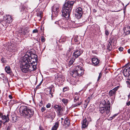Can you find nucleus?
<instances>
[{
  "instance_id": "6e6552de",
  "label": "nucleus",
  "mask_w": 130,
  "mask_h": 130,
  "mask_svg": "<svg viewBox=\"0 0 130 130\" xmlns=\"http://www.w3.org/2000/svg\"><path fill=\"white\" fill-rule=\"evenodd\" d=\"M74 3L75 2L73 1H66L63 5V7L69 9L70 7L71 9H72L73 5Z\"/></svg>"
},
{
  "instance_id": "37998d69",
  "label": "nucleus",
  "mask_w": 130,
  "mask_h": 130,
  "mask_svg": "<svg viewBox=\"0 0 130 130\" xmlns=\"http://www.w3.org/2000/svg\"><path fill=\"white\" fill-rule=\"evenodd\" d=\"M51 106V104L50 103H48L46 105V107L47 108H49Z\"/></svg>"
},
{
  "instance_id": "c03bdc74",
  "label": "nucleus",
  "mask_w": 130,
  "mask_h": 130,
  "mask_svg": "<svg viewBox=\"0 0 130 130\" xmlns=\"http://www.w3.org/2000/svg\"><path fill=\"white\" fill-rule=\"evenodd\" d=\"M105 34L107 36L109 35V32L108 30H106L105 31Z\"/></svg>"
},
{
  "instance_id": "39448f33",
  "label": "nucleus",
  "mask_w": 130,
  "mask_h": 130,
  "mask_svg": "<svg viewBox=\"0 0 130 130\" xmlns=\"http://www.w3.org/2000/svg\"><path fill=\"white\" fill-rule=\"evenodd\" d=\"M82 9L80 7H79L76 9L75 13V17L78 19L81 18L83 13Z\"/></svg>"
},
{
  "instance_id": "aec40b11",
  "label": "nucleus",
  "mask_w": 130,
  "mask_h": 130,
  "mask_svg": "<svg viewBox=\"0 0 130 130\" xmlns=\"http://www.w3.org/2000/svg\"><path fill=\"white\" fill-rule=\"evenodd\" d=\"M70 73L73 77H75L77 76H78V75L76 70H72L70 71Z\"/></svg>"
},
{
  "instance_id": "774afa93",
  "label": "nucleus",
  "mask_w": 130,
  "mask_h": 130,
  "mask_svg": "<svg viewBox=\"0 0 130 130\" xmlns=\"http://www.w3.org/2000/svg\"><path fill=\"white\" fill-rule=\"evenodd\" d=\"M53 62L54 63L56 61V60H53Z\"/></svg>"
},
{
  "instance_id": "a211bd4d",
  "label": "nucleus",
  "mask_w": 130,
  "mask_h": 130,
  "mask_svg": "<svg viewBox=\"0 0 130 130\" xmlns=\"http://www.w3.org/2000/svg\"><path fill=\"white\" fill-rule=\"evenodd\" d=\"M47 116L48 117L51 118L52 119H54L55 116V113L54 112L49 111L47 113Z\"/></svg>"
},
{
  "instance_id": "8fccbe9b",
  "label": "nucleus",
  "mask_w": 130,
  "mask_h": 130,
  "mask_svg": "<svg viewBox=\"0 0 130 130\" xmlns=\"http://www.w3.org/2000/svg\"><path fill=\"white\" fill-rule=\"evenodd\" d=\"M123 48L122 47H119V51H122L123 50Z\"/></svg>"
},
{
  "instance_id": "cd10ccee",
  "label": "nucleus",
  "mask_w": 130,
  "mask_h": 130,
  "mask_svg": "<svg viewBox=\"0 0 130 130\" xmlns=\"http://www.w3.org/2000/svg\"><path fill=\"white\" fill-rule=\"evenodd\" d=\"M55 23L57 24L60 26H61V25L63 24V21L62 20H60L58 21L55 22Z\"/></svg>"
},
{
  "instance_id": "1a4fd4ad",
  "label": "nucleus",
  "mask_w": 130,
  "mask_h": 130,
  "mask_svg": "<svg viewBox=\"0 0 130 130\" xmlns=\"http://www.w3.org/2000/svg\"><path fill=\"white\" fill-rule=\"evenodd\" d=\"M119 87V86H117V87H115L113 89L110 90L109 92V96L110 97L115 96L116 91L118 89Z\"/></svg>"
},
{
  "instance_id": "2f4dec72",
  "label": "nucleus",
  "mask_w": 130,
  "mask_h": 130,
  "mask_svg": "<svg viewBox=\"0 0 130 130\" xmlns=\"http://www.w3.org/2000/svg\"><path fill=\"white\" fill-rule=\"evenodd\" d=\"M79 96L78 95H76V96H75L74 102H76L79 100Z\"/></svg>"
},
{
  "instance_id": "c756f323",
  "label": "nucleus",
  "mask_w": 130,
  "mask_h": 130,
  "mask_svg": "<svg viewBox=\"0 0 130 130\" xmlns=\"http://www.w3.org/2000/svg\"><path fill=\"white\" fill-rule=\"evenodd\" d=\"M82 103V102L81 101L80 103L75 104L72 105L73 107H75L80 105Z\"/></svg>"
},
{
  "instance_id": "13d9d810",
  "label": "nucleus",
  "mask_w": 130,
  "mask_h": 130,
  "mask_svg": "<svg viewBox=\"0 0 130 130\" xmlns=\"http://www.w3.org/2000/svg\"><path fill=\"white\" fill-rule=\"evenodd\" d=\"M40 84H39L38 85H37V86L36 87V88L37 89H38V88H39V87L40 86Z\"/></svg>"
},
{
  "instance_id": "864d4df0",
  "label": "nucleus",
  "mask_w": 130,
  "mask_h": 130,
  "mask_svg": "<svg viewBox=\"0 0 130 130\" xmlns=\"http://www.w3.org/2000/svg\"><path fill=\"white\" fill-rule=\"evenodd\" d=\"M126 104L128 106H129L130 105V101L127 102L126 103Z\"/></svg>"
},
{
  "instance_id": "f704fd0d",
  "label": "nucleus",
  "mask_w": 130,
  "mask_h": 130,
  "mask_svg": "<svg viewBox=\"0 0 130 130\" xmlns=\"http://www.w3.org/2000/svg\"><path fill=\"white\" fill-rule=\"evenodd\" d=\"M37 15L38 17L41 18L42 17V13L40 12L38 13H37Z\"/></svg>"
},
{
  "instance_id": "a878e982",
  "label": "nucleus",
  "mask_w": 130,
  "mask_h": 130,
  "mask_svg": "<svg viewBox=\"0 0 130 130\" xmlns=\"http://www.w3.org/2000/svg\"><path fill=\"white\" fill-rule=\"evenodd\" d=\"M61 101L65 105H67L69 101L66 98L63 99Z\"/></svg>"
},
{
  "instance_id": "ea45409f",
  "label": "nucleus",
  "mask_w": 130,
  "mask_h": 130,
  "mask_svg": "<svg viewBox=\"0 0 130 130\" xmlns=\"http://www.w3.org/2000/svg\"><path fill=\"white\" fill-rule=\"evenodd\" d=\"M4 77V74L2 73L0 74V78L2 79Z\"/></svg>"
},
{
  "instance_id": "c85d7f7f",
  "label": "nucleus",
  "mask_w": 130,
  "mask_h": 130,
  "mask_svg": "<svg viewBox=\"0 0 130 130\" xmlns=\"http://www.w3.org/2000/svg\"><path fill=\"white\" fill-rule=\"evenodd\" d=\"M12 119L11 120V121L13 122H15L17 121V117L15 116L12 117Z\"/></svg>"
},
{
  "instance_id": "7c9ffc66",
  "label": "nucleus",
  "mask_w": 130,
  "mask_h": 130,
  "mask_svg": "<svg viewBox=\"0 0 130 130\" xmlns=\"http://www.w3.org/2000/svg\"><path fill=\"white\" fill-rule=\"evenodd\" d=\"M74 59H73H73H72L70 60L69 63V67L70 66L73 64L74 61Z\"/></svg>"
},
{
  "instance_id": "412c9836",
  "label": "nucleus",
  "mask_w": 130,
  "mask_h": 130,
  "mask_svg": "<svg viewBox=\"0 0 130 130\" xmlns=\"http://www.w3.org/2000/svg\"><path fill=\"white\" fill-rule=\"evenodd\" d=\"M124 32L126 33V34H129L130 33V26H128L125 27L124 30Z\"/></svg>"
},
{
  "instance_id": "49530a36",
  "label": "nucleus",
  "mask_w": 130,
  "mask_h": 130,
  "mask_svg": "<svg viewBox=\"0 0 130 130\" xmlns=\"http://www.w3.org/2000/svg\"><path fill=\"white\" fill-rule=\"evenodd\" d=\"M45 110V107H42L41 109V110L42 112H43Z\"/></svg>"
},
{
  "instance_id": "ddd939ff",
  "label": "nucleus",
  "mask_w": 130,
  "mask_h": 130,
  "mask_svg": "<svg viewBox=\"0 0 130 130\" xmlns=\"http://www.w3.org/2000/svg\"><path fill=\"white\" fill-rule=\"evenodd\" d=\"M82 129H84L86 128L88 126V123L87 122L86 118H85L82 122Z\"/></svg>"
},
{
  "instance_id": "7ed1b4c3",
  "label": "nucleus",
  "mask_w": 130,
  "mask_h": 130,
  "mask_svg": "<svg viewBox=\"0 0 130 130\" xmlns=\"http://www.w3.org/2000/svg\"><path fill=\"white\" fill-rule=\"evenodd\" d=\"M71 10L72 9H71L70 7L69 9L63 6L62 12V14L63 15L66 19L67 20L69 19Z\"/></svg>"
},
{
  "instance_id": "f3484780",
  "label": "nucleus",
  "mask_w": 130,
  "mask_h": 130,
  "mask_svg": "<svg viewBox=\"0 0 130 130\" xmlns=\"http://www.w3.org/2000/svg\"><path fill=\"white\" fill-rule=\"evenodd\" d=\"M70 124V122L69 120L67 118H66L63 124L64 127L66 128L68 127L69 125Z\"/></svg>"
},
{
  "instance_id": "bf43d9fd",
  "label": "nucleus",
  "mask_w": 130,
  "mask_h": 130,
  "mask_svg": "<svg viewBox=\"0 0 130 130\" xmlns=\"http://www.w3.org/2000/svg\"><path fill=\"white\" fill-rule=\"evenodd\" d=\"M3 122L1 120H0V127L2 125V123Z\"/></svg>"
},
{
  "instance_id": "4c0bfd02",
  "label": "nucleus",
  "mask_w": 130,
  "mask_h": 130,
  "mask_svg": "<svg viewBox=\"0 0 130 130\" xmlns=\"http://www.w3.org/2000/svg\"><path fill=\"white\" fill-rule=\"evenodd\" d=\"M102 75V73L101 72L99 74V75L98 77V79L97 80L98 81H99L100 79V78H101V77Z\"/></svg>"
},
{
  "instance_id": "338daca9",
  "label": "nucleus",
  "mask_w": 130,
  "mask_h": 130,
  "mask_svg": "<svg viewBox=\"0 0 130 130\" xmlns=\"http://www.w3.org/2000/svg\"><path fill=\"white\" fill-rule=\"evenodd\" d=\"M42 81H43V80H42V81H41V82H40V83H39V84H40V85H41V84L42 83Z\"/></svg>"
},
{
  "instance_id": "680f3d73",
  "label": "nucleus",
  "mask_w": 130,
  "mask_h": 130,
  "mask_svg": "<svg viewBox=\"0 0 130 130\" xmlns=\"http://www.w3.org/2000/svg\"><path fill=\"white\" fill-rule=\"evenodd\" d=\"M9 98L11 99H12V96L11 95H9Z\"/></svg>"
},
{
  "instance_id": "6e6d98bb",
  "label": "nucleus",
  "mask_w": 130,
  "mask_h": 130,
  "mask_svg": "<svg viewBox=\"0 0 130 130\" xmlns=\"http://www.w3.org/2000/svg\"><path fill=\"white\" fill-rule=\"evenodd\" d=\"M73 49V48H69V50L68 51L69 52H70Z\"/></svg>"
},
{
  "instance_id": "3c124183",
  "label": "nucleus",
  "mask_w": 130,
  "mask_h": 130,
  "mask_svg": "<svg viewBox=\"0 0 130 130\" xmlns=\"http://www.w3.org/2000/svg\"><path fill=\"white\" fill-rule=\"evenodd\" d=\"M1 60L2 62H3V63L5 62V59H4L3 58H2L1 59Z\"/></svg>"
},
{
  "instance_id": "b1692460",
  "label": "nucleus",
  "mask_w": 130,
  "mask_h": 130,
  "mask_svg": "<svg viewBox=\"0 0 130 130\" xmlns=\"http://www.w3.org/2000/svg\"><path fill=\"white\" fill-rule=\"evenodd\" d=\"M32 56H31V57H29V58L30 59V61H31V63L32 64H33V63H35V62H36V58L35 57H34V58H32Z\"/></svg>"
},
{
  "instance_id": "6ab92c4d",
  "label": "nucleus",
  "mask_w": 130,
  "mask_h": 130,
  "mask_svg": "<svg viewBox=\"0 0 130 130\" xmlns=\"http://www.w3.org/2000/svg\"><path fill=\"white\" fill-rule=\"evenodd\" d=\"M29 30L27 27H26L24 29L22 32V33L24 35H29Z\"/></svg>"
},
{
  "instance_id": "2eb2a0df",
  "label": "nucleus",
  "mask_w": 130,
  "mask_h": 130,
  "mask_svg": "<svg viewBox=\"0 0 130 130\" xmlns=\"http://www.w3.org/2000/svg\"><path fill=\"white\" fill-rule=\"evenodd\" d=\"M8 116L9 115L8 114L7 116H6L5 115H4L2 116V119L3 120H4V121H3V123L4 124H5V123L6 122H8L9 120V118L8 117Z\"/></svg>"
},
{
  "instance_id": "09e8293b",
  "label": "nucleus",
  "mask_w": 130,
  "mask_h": 130,
  "mask_svg": "<svg viewBox=\"0 0 130 130\" xmlns=\"http://www.w3.org/2000/svg\"><path fill=\"white\" fill-rule=\"evenodd\" d=\"M88 103L87 102H86L84 104V107H85V108H86L87 107V106L88 105Z\"/></svg>"
},
{
  "instance_id": "0e129e2a",
  "label": "nucleus",
  "mask_w": 130,
  "mask_h": 130,
  "mask_svg": "<svg viewBox=\"0 0 130 130\" xmlns=\"http://www.w3.org/2000/svg\"><path fill=\"white\" fill-rule=\"evenodd\" d=\"M128 97L129 98H130V93H129V95H128Z\"/></svg>"
},
{
  "instance_id": "72a5a7b5",
  "label": "nucleus",
  "mask_w": 130,
  "mask_h": 130,
  "mask_svg": "<svg viewBox=\"0 0 130 130\" xmlns=\"http://www.w3.org/2000/svg\"><path fill=\"white\" fill-rule=\"evenodd\" d=\"M63 109L62 110L59 111L58 112V114L59 115H61L63 114Z\"/></svg>"
},
{
  "instance_id": "4468645a",
  "label": "nucleus",
  "mask_w": 130,
  "mask_h": 130,
  "mask_svg": "<svg viewBox=\"0 0 130 130\" xmlns=\"http://www.w3.org/2000/svg\"><path fill=\"white\" fill-rule=\"evenodd\" d=\"M4 20H6L5 21L7 23H10L12 21L13 19L12 18L11 16L9 15H7L6 17L4 18Z\"/></svg>"
},
{
  "instance_id": "a19ab883",
  "label": "nucleus",
  "mask_w": 130,
  "mask_h": 130,
  "mask_svg": "<svg viewBox=\"0 0 130 130\" xmlns=\"http://www.w3.org/2000/svg\"><path fill=\"white\" fill-rule=\"evenodd\" d=\"M90 100V99L89 97H88L87 99L85 101V102H87L89 103Z\"/></svg>"
},
{
  "instance_id": "9b49d317",
  "label": "nucleus",
  "mask_w": 130,
  "mask_h": 130,
  "mask_svg": "<svg viewBox=\"0 0 130 130\" xmlns=\"http://www.w3.org/2000/svg\"><path fill=\"white\" fill-rule=\"evenodd\" d=\"M123 73L125 77H128L130 78V71L125 67L123 70Z\"/></svg>"
},
{
  "instance_id": "423d86ee",
  "label": "nucleus",
  "mask_w": 130,
  "mask_h": 130,
  "mask_svg": "<svg viewBox=\"0 0 130 130\" xmlns=\"http://www.w3.org/2000/svg\"><path fill=\"white\" fill-rule=\"evenodd\" d=\"M59 5L56 4L54 5L53 6L52 11V14L54 16H57L58 14L59 11Z\"/></svg>"
},
{
  "instance_id": "052dcab7",
  "label": "nucleus",
  "mask_w": 130,
  "mask_h": 130,
  "mask_svg": "<svg viewBox=\"0 0 130 130\" xmlns=\"http://www.w3.org/2000/svg\"><path fill=\"white\" fill-rule=\"evenodd\" d=\"M10 127L9 126H8L7 129V130H10Z\"/></svg>"
},
{
  "instance_id": "20e7f679",
  "label": "nucleus",
  "mask_w": 130,
  "mask_h": 130,
  "mask_svg": "<svg viewBox=\"0 0 130 130\" xmlns=\"http://www.w3.org/2000/svg\"><path fill=\"white\" fill-rule=\"evenodd\" d=\"M110 106L109 105L108 106V107H100L99 110L100 113L102 114H104V115H108L109 113Z\"/></svg>"
},
{
  "instance_id": "a18cd8bd",
  "label": "nucleus",
  "mask_w": 130,
  "mask_h": 130,
  "mask_svg": "<svg viewBox=\"0 0 130 130\" xmlns=\"http://www.w3.org/2000/svg\"><path fill=\"white\" fill-rule=\"evenodd\" d=\"M38 32V30L37 29H36L34 30H33L32 32L33 33H36Z\"/></svg>"
},
{
  "instance_id": "0eeeda50",
  "label": "nucleus",
  "mask_w": 130,
  "mask_h": 130,
  "mask_svg": "<svg viewBox=\"0 0 130 130\" xmlns=\"http://www.w3.org/2000/svg\"><path fill=\"white\" fill-rule=\"evenodd\" d=\"M83 52V50H82L81 49L75 50L73 54V58L75 59L77 58L82 54Z\"/></svg>"
},
{
  "instance_id": "f8f14e48",
  "label": "nucleus",
  "mask_w": 130,
  "mask_h": 130,
  "mask_svg": "<svg viewBox=\"0 0 130 130\" xmlns=\"http://www.w3.org/2000/svg\"><path fill=\"white\" fill-rule=\"evenodd\" d=\"M109 105L110 106V103L109 102H108V104H106L105 100H102L99 106L100 107H106V108H107L108 106Z\"/></svg>"
},
{
  "instance_id": "4d7b16f0",
  "label": "nucleus",
  "mask_w": 130,
  "mask_h": 130,
  "mask_svg": "<svg viewBox=\"0 0 130 130\" xmlns=\"http://www.w3.org/2000/svg\"><path fill=\"white\" fill-rule=\"evenodd\" d=\"M39 128L40 130H44V129L41 126H40L39 127Z\"/></svg>"
},
{
  "instance_id": "603ef678",
  "label": "nucleus",
  "mask_w": 130,
  "mask_h": 130,
  "mask_svg": "<svg viewBox=\"0 0 130 130\" xmlns=\"http://www.w3.org/2000/svg\"><path fill=\"white\" fill-rule=\"evenodd\" d=\"M41 41L43 42H44L45 41L44 38V37H43L41 39Z\"/></svg>"
},
{
  "instance_id": "c9c22d12",
  "label": "nucleus",
  "mask_w": 130,
  "mask_h": 130,
  "mask_svg": "<svg viewBox=\"0 0 130 130\" xmlns=\"http://www.w3.org/2000/svg\"><path fill=\"white\" fill-rule=\"evenodd\" d=\"M14 103V101L13 100H11L9 102V104L10 105H12Z\"/></svg>"
},
{
  "instance_id": "9d476101",
  "label": "nucleus",
  "mask_w": 130,
  "mask_h": 130,
  "mask_svg": "<svg viewBox=\"0 0 130 130\" xmlns=\"http://www.w3.org/2000/svg\"><path fill=\"white\" fill-rule=\"evenodd\" d=\"M76 70L78 75V76H80L83 75L84 71L83 68L80 66H77L76 67Z\"/></svg>"
},
{
  "instance_id": "58836bf2",
  "label": "nucleus",
  "mask_w": 130,
  "mask_h": 130,
  "mask_svg": "<svg viewBox=\"0 0 130 130\" xmlns=\"http://www.w3.org/2000/svg\"><path fill=\"white\" fill-rule=\"evenodd\" d=\"M60 106L58 105H56L54 106V108L55 109H56L57 110L58 108Z\"/></svg>"
},
{
  "instance_id": "de8ad7c7",
  "label": "nucleus",
  "mask_w": 130,
  "mask_h": 130,
  "mask_svg": "<svg viewBox=\"0 0 130 130\" xmlns=\"http://www.w3.org/2000/svg\"><path fill=\"white\" fill-rule=\"evenodd\" d=\"M118 115V114H116L113 115L111 117V118H112L111 119H112L114 118Z\"/></svg>"
},
{
  "instance_id": "e433bc0d",
  "label": "nucleus",
  "mask_w": 130,
  "mask_h": 130,
  "mask_svg": "<svg viewBox=\"0 0 130 130\" xmlns=\"http://www.w3.org/2000/svg\"><path fill=\"white\" fill-rule=\"evenodd\" d=\"M68 89V88L67 87H65L63 88V92L67 91Z\"/></svg>"
},
{
  "instance_id": "69168bd1",
  "label": "nucleus",
  "mask_w": 130,
  "mask_h": 130,
  "mask_svg": "<svg viewBox=\"0 0 130 130\" xmlns=\"http://www.w3.org/2000/svg\"><path fill=\"white\" fill-rule=\"evenodd\" d=\"M42 81H43V80H42V81H41V82H40V83H39V84H40V85H41V84L42 83Z\"/></svg>"
},
{
  "instance_id": "dca6fc26",
  "label": "nucleus",
  "mask_w": 130,
  "mask_h": 130,
  "mask_svg": "<svg viewBox=\"0 0 130 130\" xmlns=\"http://www.w3.org/2000/svg\"><path fill=\"white\" fill-rule=\"evenodd\" d=\"M92 61L94 66H97L99 62V60L95 57H93L92 59Z\"/></svg>"
},
{
  "instance_id": "f03ea898",
  "label": "nucleus",
  "mask_w": 130,
  "mask_h": 130,
  "mask_svg": "<svg viewBox=\"0 0 130 130\" xmlns=\"http://www.w3.org/2000/svg\"><path fill=\"white\" fill-rule=\"evenodd\" d=\"M21 109L22 112L21 113V115L27 118L31 117L34 114L33 110L26 106L22 107L21 108Z\"/></svg>"
},
{
  "instance_id": "e2e57ef3",
  "label": "nucleus",
  "mask_w": 130,
  "mask_h": 130,
  "mask_svg": "<svg viewBox=\"0 0 130 130\" xmlns=\"http://www.w3.org/2000/svg\"><path fill=\"white\" fill-rule=\"evenodd\" d=\"M127 51L128 53L130 54V49H129Z\"/></svg>"
},
{
  "instance_id": "5701e85b",
  "label": "nucleus",
  "mask_w": 130,
  "mask_h": 130,
  "mask_svg": "<svg viewBox=\"0 0 130 130\" xmlns=\"http://www.w3.org/2000/svg\"><path fill=\"white\" fill-rule=\"evenodd\" d=\"M112 43V41L111 40H110L109 41L108 45L107 46V49L109 51H110L111 50V44Z\"/></svg>"
},
{
  "instance_id": "f257e3e1",
  "label": "nucleus",
  "mask_w": 130,
  "mask_h": 130,
  "mask_svg": "<svg viewBox=\"0 0 130 130\" xmlns=\"http://www.w3.org/2000/svg\"><path fill=\"white\" fill-rule=\"evenodd\" d=\"M36 64H32L29 56L26 54L23 57L22 64L20 65L21 70L25 73L29 71H35L36 69Z\"/></svg>"
},
{
  "instance_id": "393cba45",
  "label": "nucleus",
  "mask_w": 130,
  "mask_h": 130,
  "mask_svg": "<svg viewBox=\"0 0 130 130\" xmlns=\"http://www.w3.org/2000/svg\"><path fill=\"white\" fill-rule=\"evenodd\" d=\"M5 69L6 72L8 73H10L11 72L10 67L9 66L6 67L5 68Z\"/></svg>"
},
{
  "instance_id": "79ce46f5",
  "label": "nucleus",
  "mask_w": 130,
  "mask_h": 130,
  "mask_svg": "<svg viewBox=\"0 0 130 130\" xmlns=\"http://www.w3.org/2000/svg\"><path fill=\"white\" fill-rule=\"evenodd\" d=\"M63 109L60 106L58 108V110H57V111H58V112L59 111H61V110H62Z\"/></svg>"
},
{
  "instance_id": "bb28decb",
  "label": "nucleus",
  "mask_w": 130,
  "mask_h": 130,
  "mask_svg": "<svg viewBox=\"0 0 130 130\" xmlns=\"http://www.w3.org/2000/svg\"><path fill=\"white\" fill-rule=\"evenodd\" d=\"M52 87H50L49 88V89H48V90H47V95H51L52 97H53V95L52 94Z\"/></svg>"
},
{
  "instance_id": "473e14b6",
  "label": "nucleus",
  "mask_w": 130,
  "mask_h": 130,
  "mask_svg": "<svg viewBox=\"0 0 130 130\" xmlns=\"http://www.w3.org/2000/svg\"><path fill=\"white\" fill-rule=\"evenodd\" d=\"M130 71V64H127L125 65V67Z\"/></svg>"
},
{
  "instance_id": "4be33fe9",
  "label": "nucleus",
  "mask_w": 130,
  "mask_h": 130,
  "mask_svg": "<svg viewBox=\"0 0 130 130\" xmlns=\"http://www.w3.org/2000/svg\"><path fill=\"white\" fill-rule=\"evenodd\" d=\"M59 125V122H56L54 125L52 127L51 130H57V128H58Z\"/></svg>"
},
{
  "instance_id": "5fc2aeb1",
  "label": "nucleus",
  "mask_w": 130,
  "mask_h": 130,
  "mask_svg": "<svg viewBox=\"0 0 130 130\" xmlns=\"http://www.w3.org/2000/svg\"><path fill=\"white\" fill-rule=\"evenodd\" d=\"M127 82V84L128 87H130V83L129 82Z\"/></svg>"
}]
</instances>
